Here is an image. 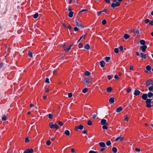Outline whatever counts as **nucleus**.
Masks as SVG:
<instances>
[{
  "label": "nucleus",
  "instance_id": "nucleus-8",
  "mask_svg": "<svg viewBox=\"0 0 153 153\" xmlns=\"http://www.w3.org/2000/svg\"><path fill=\"white\" fill-rule=\"evenodd\" d=\"M73 45H71L68 48H65L64 49V51L65 52H68L71 49V47L73 46Z\"/></svg>",
  "mask_w": 153,
  "mask_h": 153
},
{
  "label": "nucleus",
  "instance_id": "nucleus-26",
  "mask_svg": "<svg viewBox=\"0 0 153 153\" xmlns=\"http://www.w3.org/2000/svg\"><path fill=\"white\" fill-rule=\"evenodd\" d=\"M145 41L144 40H141L140 41V43L143 45L145 44Z\"/></svg>",
  "mask_w": 153,
  "mask_h": 153
},
{
  "label": "nucleus",
  "instance_id": "nucleus-47",
  "mask_svg": "<svg viewBox=\"0 0 153 153\" xmlns=\"http://www.w3.org/2000/svg\"><path fill=\"white\" fill-rule=\"evenodd\" d=\"M97 152H95L93 150L90 151L88 153H97Z\"/></svg>",
  "mask_w": 153,
  "mask_h": 153
},
{
  "label": "nucleus",
  "instance_id": "nucleus-28",
  "mask_svg": "<svg viewBox=\"0 0 153 153\" xmlns=\"http://www.w3.org/2000/svg\"><path fill=\"white\" fill-rule=\"evenodd\" d=\"M117 7L116 5V4L114 3H112L111 4V7L113 9H114L116 7Z\"/></svg>",
  "mask_w": 153,
  "mask_h": 153
},
{
  "label": "nucleus",
  "instance_id": "nucleus-57",
  "mask_svg": "<svg viewBox=\"0 0 153 153\" xmlns=\"http://www.w3.org/2000/svg\"><path fill=\"white\" fill-rule=\"evenodd\" d=\"M115 4L117 7L119 6L120 5V3L119 2H117Z\"/></svg>",
  "mask_w": 153,
  "mask_h": 153
},
{
  "label": "nucleus",
  "instance_id": "nucleus-6",
  "mask_svg": "<svg viewBox=\"0 0 153 153\" xmlns=\"http://www.w3.org/2000/svg\"><path fill=\"white\" fill-rule=\"evenodd\" d=\"M83 126L82 125H79L78 126H76L75 127V130H77L78 129L79 130H82L83 128Z\"/></svg>",
  "mask_w": 153,
  "mask_h": 153
},
{
  "label": "nucleus",
  "instance_id": "nucleus-43",
  "mask_svg": "<svg viewBox=\"0 0 153 153\" xmlns=\"http://www.w3.org/2000/svg\"><path fill=\"white\" fill-rule=\"evenodd\" d=\"M45 82L47 83H50L49 79L48 78H46L45 80Z\"/></svg>",
  "mask_w": 153,
  "mask_h": 153
},
{
  "label": "nucleus",
  "instance_id": "nucleus-37",
  "mask_svg": "<svg viewBox=\"0 0 153 153\" xmlns=\"http://www.w3.org/2000/svg\"><path fill=\"white\" fill-rule=\"evenodd\" d=\"M102 128L103 129L107 130L108 129V127L106 125H103L102 126Z\"/></svg>",
  "mask_w": 153,
  "mask_h": 153
},
{
  "label": "nucleus",
  "instance_id": "nucleus-34",
  "mask_svg": "<svg viewBox=\"0 0 153 153\" xmlns=\"http://www.w3.org/2000/svg\"><path fill=\"white\" fill-rule=\"evenodd\" d=\"M110 59V57H106L105 58V60L107 62H108L109 60Z\"/></svg>",
  "mask_w": 153,
  "mask_h": 153
},
{
  "label": "nucleus",
  "instance_id": "nucleus-35",
  "mask_svg": "<svg viewBox=\"0 0 153 153\" xmlns=\"http://www.w3.org/2000/svg\"><path fill=\"white\" fill-rule=\"evenodd\" d=\"M88 91V89L87 88H84L82 91V92H83L84 93H86Z\"/></svg>",
  "mask_w": 153,
  "mask_h": 153
},
{
  "label": "nucleus",
  "instance_id": "nucleus-45",
  "mask_svg": "<svg viewBox=\"0 0 153 153\" xmlns=\"http://www.w3.org/2000/svg\"><path fill=\"white\" fill-rule=\"evenodd\" d=\"M72 94L71 93H70L68 94V97L70 98L72 97Z\"/></svg>",
  "mask_w": 153,
  "mask_h": 153
},
{
  "label": "nucleus",
  "instance_id": "nucleus-19",
  "mask_svg": "<svg viewBox=\"0 0 153 153\" xmlns=\"http://www.w3.org/2000/svg\"><path fill=\"white\" fill-rule=\"evenodd\" d=\"M74 14V12L72 11H71L68 14V16L70 18H71L73 16V15Z\"/></svg>",
  "mask_w": 153,
  "mask_h": 153
},
{
  "label": "nucleus",
  "instance_id": "nucleus-18",
  "mask_svg": "<svg viewBox=\"0 0 153 153\" xmlns=\"http://www.w3.org/2000/svg\"><path fill=\"white\" fill-rule=\"evenodd\" d=\"M122 109V108L121 107H119L117 108L116 109V111L117 112H119L121 111Z\"/></svg>",
  "mask_w": 153,
  "mask_h": 153
},
{
  "label": "nucleus",
  "instance_id": "nucleus-39",
  "mask_svg": "<svg viewBox=\"0 0 153 153\" xmlns=\"http://www.w3.org/2000/svg\"><path fill=\"white\" fill-rule=\"evenodd\" d=\"M83 45L82 43H80L79 44L78 47L79 48H81L83 47Z\"/></svg>",
  "mask_w": 153,
  "mask_h": 153
},
{
  "label": "nucleus",
  "instance_id": "nucleus-21",
  "mask_svg": "<svg viewBox=\"0 0 153 153\" xmlns=\"http://www.w3.org/2000/svg\"><path fill=\"white\" fill-rule=\"evenodd\" d=\"M124 37L125 39H127L129 38L130 36L128 35L127 34H125L124 35Z\"/></svg>",
  "mask_w": 153,
  "mask_h": 153
},
{
  "label": "nucleus",
  "instance_id": "nucleus-3",
  "mask_svg": "<svg viewBox=\"0 0 153 153\" xmlns=\"http://www.w3.org/2000/svg\"><path fill=\"white\" fill-rule=\"evenodd\" d=\"M83 81L84 83L85 84L88 85L91 82V79H88L87 78H85L84 79Z\"/></svg>",
  "mask_w": 153,
  "mask_h": 153
},
{
  "label": "nucleus",
  "instance_id": "nucleus-51",
  "mask_svg": "<svg viewBox=\"0 0 153 153\" xmlns=\"http://www.w3.org/2000/svg\"><path fill=\"white\" fill-rule=\"evenodd\" d=\"M29 141V139L28 137H27L25 139V142L26 143H27Z\"/></svg>",
  "mask_w": 153,
  "mask_h": 153
},
{
  "label": "nucleus",
  "instance_id": "nucleus-60",
  "mask_svg": "<svg viewBox=\"0 0 153 153\" xmlns=\"http://www.w3.org/2000/svg\"><path fill=\"white\" fill-rule=\"evenodd\" d=\"M134 67L132 65H130V69L131 70H132L133 69Z\"/></svg>",
  "mask_w": 153,
  "mask_h": 153
},
{
  "label": "nucleus",
  "instance_id": "nucleus-10",
  "mask_svg": "<svg viewBox=\"0 0 153 153\" xmlns=\"http://www.w3.org/2000/svg\"><path fill=\"white\" fill-rule=\"evenodd\" d=\"M75 22L76 24V25L78 27H83V26L79 22H78L77 20H75Z\"/></svg>",
  "mask_w": 153,
  "mask_h": 153
},
{
  "label": "nucleus",
  "instance_id": "nucleus-30",
  "mask_svg": "<svg viewBox=\"0 0 153 153\" xmlns=\"http://www.w3.org/2000/svg\"><path fill=\"white\" fill-rule=\"evenodd\" d=\"M1 120L2 121H5L7 120V117L5 115H4L2 117Z\"/></svg>",
  "mask_w": 153,
  "mask_h": 153
},
{
  "label": "nucleus",
  "instance_id": "nucleus-9",
  "mask_svg": "<svg viewBox=\"0 0 153 153\" xmlns=\"http://www.w3.org/2000/svg\"><path fill=\"white\" fill-rule=\"evenodd\" d=\"M146 69L147 71H146V72H148V71H150L151 69V67L149 65H147L146 67Z\"/></svg>",
  "mask_w": 153,
  "mask_h": 153
},
{
  "label": "nucleus",
  "instance_id": "nucleus-64",
  "mask_svg": "<svg viewBox=\"0 0 153 153\" xmlns=\"http://www.w3.org/2000/svg\"><path fill=\"white\" fill-rule=\"evenodd\" d=\"M49 89L48 88H47L45 90V92L46 93H47L49 91Z\"/></svg>",
  "mask_w": 153,
  "mask_h": 153
},
{
  "label": "nucleus",
  "instance_id": "nucleus-5",
  "mask_svg": "<svg viewBox=\"0 0 153 153\" xmlns=\"http://www.w3.org/2000/svg\"><path fill=\"white\" fill-rule=\"evenodd\" d=\"M140 49H141L143 52H144L146 51V49L147 48V46L146 45H144L143 46H140Z\"/></svg>",
  "mask_w": 153,
  "mask_h": 153
},
{
  "label": "nucleus",
  "instance_id": "nucleus-63",
  "mask_svg": "<svg viewBox=\"0 0 153 153\" xmlns=\"http://www.w3.org/2000/svg\"><path fill=\"white\" fill-rule=\"evenodd\" d=\"M74 30L75 31H77L79 30V29L76 27H75L74 28Z\"/></svg>",
  "mask_w": 153,
  "mask_h": 153
},
{
  "label": "nucleus",
  "instance_id": "nucleus-7",
  "mask_svg": "<svg viewBox=\"0 0 153 153\" xmlns=\"http://www.w3.org/2000/svg\"><path fill=\"white\" fill-rule=\"evenodd\" d=\"M101 123L102 125H107L108 124L106 120L104 119H103L101 120Z\"/></svg>",
  "mask_w": 153,
  "mask_h": 153
},
{
  "label": "nucleus",
  "instance_id": "nucleus-31",
  "mask_svg": "<svg viewBox=\"0 0 153 153\" xmlns=\"http://www.w3.org/2000/svg\"><path fill=\"white\" fill-rule=\"evenodd\" d=\"M91 74L90 72L88 71H86L85 73V74L86 76H88Z\"/></svg>",
  "mask_w": 153,
  "mask_h": 153
},
{
  "label": "nucleus",
  "instance_id": "nucleus-58",
  "mask_svg": "<svg viewBox=\"0 0 153 153\" xmlns=\"http://www.w3.org/2000/svg\"><path fill=\"white\" fill-rule=\"evenodd\" d=\"M119 48L120 49V51H122L123 50V47L122 46H120L119 47Z\"/></svg>",
  "mask_w": 153,
  "mask_h": 153
},
{
  "label": "nucleus",
  "instance_id": "nucleus-40",
  "mask_svg": "<svg viewBox=\"0 0 153 153\" xmlns=\"http://www.w3.org/2000/svg\"><path fill=\"white\" fill-rule=\"evenodd\" d=\"M128 118L127 116H125L124 117V120L127 121H128Z\"/></svg>",
  "mask_w": 153,
  "mask_h": 153
},
{
  "label": "nucleus",
  "instance_id": "nucleus-25",
  "mask_svg": "<svg viewBox=\"0 0 153 153\" xmlns=\"http://www.w3.org/2000/svg\"><path fill=\"white\" fill-rule=\"evenodd\" d=\"M148 97L151 98L152 97L153 95V94L151 92H149L148 93V94L147 95Z\"/></svg>",
  "mask_w": 153,
  "mask_h": 153
},
{
  "label": "nucleus",
  "instance_id": "nucleus-50",
  "mask_svg": "<svg viewBox=\"0 0 153 153\" xmlns=\"http://www.w3.org/2000/svg\"><path fill=\"white\" fill-rule=\"evenodd\" d=\"M135 150L137 152H140V149L138 148H136L135 149Z\"/></svg>",
  "mask_w": 153,
  "mask_h": 153
},
{
  "label": "nucleus",
  "instance_id": "nucleus-13",
  "mask_svg": "<svg viewBox=\"0 0 153 153\" xmlns=\"http://www.w3.org/2000/svg\"><path fill=\"white\" fill-rule=\"evenodd\" d=\"M105 64V62L103 61H102L100 62V65L101 67H104Z\"/></svg>",
  "mask_w": 153,
  "mask_h": 153
},
{
  "label": "nucleus",
  "instance_id": "nucleus-33",
  "mask_svg": "<svg viewBox=\"0 0 153 153\" xmlns=\"http://www.w3.org/2000/svg\"><path fill=\"white\" fill-rule=\"evenodd\" d=\"M51 141L50 140H48L46 142V144L48 146L50 145L51 144Z\"/></svg>",
  "mask_w": 153,
  "mask_h": 153
},
{
  "label": "nucleus",
  "instance_id": "nucleus-24",
  "mask_svg": "<svg viewBox=\"0 0 153 153\" xmlns=\"http://www.w3.org/2000/svg\"><path fill=\"white\" fill-rule=\"evenodd\" d=\"M112 150L114 153H116L117 152V149L115 147H114L112 149Z\"/></svg>",
  "mask_w": 153,
  "mask_h": 153
},
{
  "label": "nucleus",
  "instance_id": "nucleus-32",
  "mask_svg": "<svg viewBox=\"0 0 153 153\" xmlns=\"http://www.w3.org/2000/svg\"><path fill=\"white\" fill-rule=\"evenodd\" d=\"M114 51L115 53H117L119 51V49L118 48H115L114 50Z\"/></svg>",
  "mask_w": 153,
  "mask_h": 153
},
{
  "label": "nucleus",
  "instance_id": "nucleus-52",
  "mask_svg": "<svg viewBox=\"0 0 153 153\" xmlns=\"http://www.w3.org/2000/svg\"><path fill=\"white\" fill-rule=\"evenodd\" d=\"M114 78L115 79H116L117 80H118L119 79V77L117 75H115V76H114Z\"/></svg>",
  "mask_w": 153,
  "mask_h": 153
},
{
  "label": "nucleus",
  "instance_id": "nucleus-29",
  "mask_svg": "<svg viewBox=\"0 0 153 153\" xmlns=\"http://www.w3.org/2000/svg\"><path fill=\"white\" fill-rule=\"evenodd\" d=\"M39 16V14L38 13H36L34 14L33 15V17L35 19L37 18Z\"/></svg>",
  "mask_w": 153,
  "mask_h": 153
},
{
  "label": "nucleus",
  "instance_id": "nucleus-2",
  "mask_svg": "<svg viewBox=\"0 0 153 153\" xmlns=\"http://www.w3.org/2000/svg\"><path fill=\"white\" fill-rule=\"evenodd\" d=\"M152 100V99H147L146 101V106L148 108H150L151 107V105L150 103L151 102V100Z\"/></svg>",
  "mask_w": 153,
  "mask_h": 153
},
{
  "label": "nucleus",
  "instance_id": "nucleus-61",
  "mask_svg": "<svg viewBox=\"0 0 153 153\" xmlns=\"http://www.w3.org/2000/svg\"><path fill=\"white\" fill-rule=\"evenodd\" d=\"M134 32H135L137 33H139L140 31L139 29H137L136 31H134Z\"/></svg>",
  "mask_w": 153,
  "mask_h": 153
},
{
  "label": "nucleus",
  "instance_id": "nucleus-42",
  "mask_svg": "<svg viewBox=\"0 0 153 153\" xmlns=\"http://www.w3.org/2000/svg\"><path fill=\"white\" fill-rule=\"evenodd\" d=\"M106 23V21L105 20H103L102 22V24L103 25H104Z\"/></svg>",
  "mask_w": 153,
  "mask_h": 153
},
{
  "label": "nucleus",
  "instance_id": "nucleus-53",
  "mask_svg": "<svg viewBox=\"0 0 153 153\" xmlns=\"http://www.w3.org/2000/svg\"><path fill=\"white\" fill-rule=\"evenodd\" d=\"M54 128L56 129H58L59 128V126L55 124Z\"/></svg>",
  "mask_w": 153,
  "mask_h": 153
},
{
  "label": "nucleus",
  "instance_id": "nucleus-59",
  "mask_svg": "<svg viewBox=\"0 0 153 153\" xmlns=\"http://www.w3.org/2000/svg\"><path fill=\"white\" fill-rule=\"evenodd\" d=\"M105 2L107 4H109L110 2V0H105Z\"/></svg>",
  "mask_w": 153,
  "mask_h": 153
},
{
  "label": "nucleus",
  "instance_id": "nucleus-4",
  "mask_svg": "<svg viewBox=\"0 0 153 153\" xmlns=\"http://www.w3.org/2000/svg\"><path fill=\"white\" fill-rule=\"evenodd\" d=\"M33 152V150L32 149H27L24 152V153H32Z\"/></svg>",
  "mask_w": 153,
  "mask_h": 153
},
{
  "label": "nucleus",
  "instance_id": "nucleus-36",
  "mask_svg": "<svg viewBox=\"0 0 153 153\" xmlns=\"http://www.w3.org/2000/svg\"><path fill=\"white\" fill-rule=\"evenodd\" d=\"M106 144L108 146H109L111 144V142L110 140L107 141L106 142Z\"/></svg>",
  "mask_w": 153,
  "mask_h": 153
},
{
  "label": "nucleus",
  "instance_id": "nucleus-56",
  "mask_svg": "<svg viewBox=\"0 0 153 153\" xmlns=\"http://www.w3.org/2000/svg\"><path fill=\"white\" fill-rule=\"evenodd\" d=\"M88 10L87 9H83L79 12V13L84 12V11H87Z\"/></svg>",
  "mask_w": 153,
  "mask_h": 153
},
{
  "label": "nucleus",
  "instance_id": "nucleus-27",
  "mask_svg": "<svg viewBox=\"0 0 153 153\" xmlns=\"http://www.w3.org/2000/svg\"><path fill=\"white\" fill-rule=\"evenodd\" d=\"M49 125L51 128H53L54 127L55 124H53L52 123H50Z\"/></svg>",
  "mask_w": 153,
  "mask_h": 153
},
{
  "label": "nucleus",
  "instance_id": "nucleus-1",
  "mask_svg": "<svg viewBox=\"0 0 153 153\" xmlns=\"http://www.w3.org/2000/svg\"><path fill=\"white\" fill-rule=\"evenodd\" d=\"M146 86L148 88L150 91H152L153 89V81L149 79L146 82Z\"/></svg>",
  "mask_w": 153,
  "mask_h": 153
},
{
  "label": "nucleus",
  "instance_id": "nucleus-22",
  "mask_svg": "<svg viewBox=\"0 0 153 153\" xmlns=\"http://www.w3.org/2000/svg\"><path fill=\"white\" fill-rule=\"evenodd\" d=\"M90 46L88 44H86L84 46V48L87 50H89L90 49Z\"/></svg>",
  "mask_w": 153,
  "mask_h": 153
},
{
  "label": "nucleus",
  "instance_id": "nucleus-44",
  "mask_svg": "<svg viewBox=\"0 0 153 153\" xmlns=\"http://www.w3.org/2000/svg\"><path fill=\"white\" fill-rule=\"evenodd\" d=\"M131 91V89L130 88H127L126 90V91L127 92L129 93Z\"/></svg>",
  "mask_w": 153,
  "mask_h": 153
},
{
  "label": "nucleus",
  "instance_id": "nucleus-55",
  "mask_svg": "<svg viewBox=\"0 0 153 153\" xmlns=\"http://www.w3.org/2000/svg\"><path fill=\"white\" fill-rule=\"evenodd\" d=\"M102 12H103V11H100L97 12V15L98 16H99Z\"/></svg>",
  "mask_w": 153,
  "mask_h": 153
},
{
  "label": "nucleus",
  "instance_id": "nucleus-16",
  "mask_svg": "<svg viewBox=\"0 0 153 153\" xmlns=\"http://www.w3.org/2000/svg\"><path fill=\"white\" fill-rule=\"evenodd\" d=\"M147 95L146 94H144L142 96V98L144 100H146L147 98Z\"/></svg>",
  "mask_w": 153,
  "mask_h": 153
},
{
  "label": "nucleus",
  "instance_id": "nucleus-11",
  "mask_svg": "<svg viewBox=\"0 0 153 153\" xmlns=\"http://www.w3.org/2000/svg\"><path fill=\"white\" fill-rule=\"evenodd\" d=\"M109 101L110 103H113L114 102V97H111L109 99Z\"/></svg>",
  "mask_w": 153,
  "mask_h": 153
},
{
  "label": "nucleus",
  "instance_id": "nucleus-23",
  "mask_svg": "<svg viewBox=\"0 0 153 153\" xmlns=\"http://www.w3.org/2000/svg\"><path fill=\"white\" fill-rule=\"evenodd\" d=\"M112 90V88L111 87L108 88L106 89V91L108 92H111Z\"/></svg>",
  "mask_w": 153,
  "mask_h": 153
},
{
  "label": "nucleus",
  "instance_id": "nucleus-54",
  "mask_svg": "<svg viewBox=\"0 0 153 153\" xmlns=\"http://www.w3.org/2000/svg\"><path fill=\"white\" fill-rule=\"evenodd\" d=\"M107 77L108 78V79L109 80L111 79L112 78V77L110 75H108L107 76Z\"/></svg>",
  "mask_w": 153,
  "mask_h": 153
},
{
  "label": "nucleus",
  "instance_id": "nucleus-17",
  "mask_svg": "<svg viewBox=\"0 0 153 153\" xmlns=\"http://www.w3.org/2000/svg\"><path fill=\"white\" fill-rule=\"evenodd\" d=\"M140 56L142 58L145 59L146 58V55L142 53L140 54Z\"/></svg>",
  "mask_w": 153,
  "mask_h": 153
},
{
  "label": "nucleus",
  "instance_id": "nucleus-41",
  "mask_svg": "<svg viewBox=\"0 0 153 153\" xmlns=\"http://www.w3.org/2000/svg\"><path fill=\"white\" fill-rule=\"evenodd\" d=\"M28 55L30 57H33L32 53L31 52L29 51L28 52Z\"/></svg>",
  "mask_w": 153,
  "mask_h": 153
},
{
  "label": "nucleus",
  "instance_id": "nucleus-14",
  "mask_svg": "<svg viewBox=\"0 0 153 153\" xmlns=\"http://www.w3.org/2000/svg\"><path fill=\"white\" fill-rule=\"evenodd\" d=\"M123 138L121 137H119L116 138L115 140V141H117L119 140L120 141H122L123 140Z\"/></svg>",
  "mask_w": 153,
  "mask_h": 153
},
{
  "label": "nucleus",
  "instance_id": "nucleus-49",
  "mask_svg": "<svg viewBox=\"0 0 153 153\" xmlns=\"http://www.w3.org/2000/svg\"><path fill=\"white\" fill-rule=\"evenodd\" d=\"M86 36V34H85V35H82L79 39V40H81V39L83 38L84 39H85V37Z\"/></svg>",
  "mask_w": 153,
  "mask_h": 153
},
{
  "label": "nucleus",
  "instance_id": "nucleus-20",
  "mask_svg": "<svg viewBox=\"0 0 153 153\" xmlns=\"http://www.w3.org/2000/svg\"><path fill=\"white\" fill-rule=\"evenodd\" d=\"M65 134L67 136H69L70 135V132L69 130H66L64 132Z\"/></svg>",
  "mask_w": 153,
  "mask_h": 153
},
{
  "label": "nucleus",
  "instance_id": "nucleus-48",
  "mask_svg": "<svg viewBox=\"0 0 153 153\" xmlns=\"http://www.w3.org/2000/svg\"><path fill=\"white\" fill-rule=\"evenodd\" d=\"M58 124L60 126H62L63 125V123L62 122L60 121H59L58 122Z\"/></svg>",
  "mask_w": 153,
  "mask_h": 153
},
{
  "label": "nucleus",
  "instance_id": "nucleus-46",
  "mask_svg": "<svg viewBox=\"0 0 153 153\" xmlns=\"http://www.w3.org/2000/svg\"><path fill=\"white\" fill-rule=\"evenodd\" d=\"M149 21H150V20L149 19H146L145 21V22L146 23V24H147L148 23V22H149Z\"/></svg>",
  "mask_w": 153,
  "mask_h": 153
},
{
  "label": "nucleus",
  "instance_id": "nucleus-62",
  "mask_svg": "<svg viewBox=\"0 0 153 153\" xmlns=\"http://www.w3.org/2000/svg\"><path fill=\"white\" fill-rule=\"evenodd\" d=\"M149 24L150 25H153V21H149Z\"/></svg>",
  "mask_w": 153,
  "mask_h": 153
},
{
  "label": "nucleus",
  "instance_id": "nucleus-38",
  "mask_svg": "<svg viewBox=\"0 0 153 153\" xmlns=\"http://www.w3.org/2000/svg\"><path fill=\"white\" fill-rule=\"evenodd\" d=\"M87 124L89 126L91 125L92 124V122L90 120H88V122Z\"/></svg>",
  "mask_w": 153,
  "mask_h": 153
},
{
  "label": "nucleus",
  "instance_id": "nucleus-15",
  "mask_svg": "<svg viewBox=\"0 0 153 153\" xmlns=\"http://www.w3.org/2000/svg\"><path fill=\"white\" fill-rule=\"evenodd\" d=\"M100 146L102 147H104L105 146V144L104 142H100L99 143Z\"/></svg>",
  "mask_w": 153,
  "mask_h": 153
},
{
  "label": "nucleus",
  "instance_id": "nucleus-12",
  "mask_svg": "<svg viewBox=\"0 0 153 153\" xmlns=\"http://www.w3.org/2000/svg\"><path fill=\"white\" fill-rule=\"evenodd\" d=\"M140 91H139L137 90H135L134 94L136 96H137L140 94Z\"/></svg>",
  "mask_w": 153,
  "mask_h": 153
}]
</instances>
